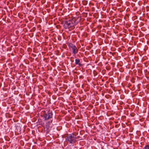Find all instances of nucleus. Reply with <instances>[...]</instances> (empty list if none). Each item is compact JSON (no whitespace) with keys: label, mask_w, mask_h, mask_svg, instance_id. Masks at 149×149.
<instances>
[{"label":"nucleus","mask_w":149,"mask_h":149,"mask_svg":"<svg viewBox=\"0 0 149 149\" xmlns=\"http://www.w3.org/2000/svg\"><path fill=\"white\" fill-rule=\"evenodd\" d=\"M75 64L76 65H78L79 67H81L82 65L80 63V60L79 59H75Z\"/></svg>","instance_id":"6"},{"label":"nucleus","mask_w":149,"mask_h":149,"mask_svg":"<svg viewBox=\"0 0 149 149\" xmlns=\"http://www.w3.org/2000/svg\"><path fill=\"white\" fill-rule=\"evenodd\" d=\"M64 27L65 29L69 28L70 29H72V27H71V24L70 20L68 21H65L64 22Z\"/></svg>","instance_id":"5"},{"label":"nucleus","mask_w":149,"mask_h":149,"mask_svg":"<svg viewBox=\"0 0 149 149\" xmlns=\"http://www.w3.org/2000/svg\"><path fill=\"white\" fill-rule=\"evenodd\" d=\"M52 120L51 121V123H52Z\"/></svg>","instance_id":"8"},{"label":"nucleus","mask_w":149,"mask_h":149,"mask_svg":"<svg viewBox=\"0 0 149 149\" xmlns=\"http://www.w3.org/2000/svg\"><path fill=\"white\" fill-rule=\"evenodd\" d=\"M143 149H149V145L146 146L143 148Z\"/></svg>","instance_id":"7"},{"label":"nucleus","mask_w":149,"mask_h":149,"mask_svg":"<svg viewBox=\"0 0 149 149\" xmlns=\"http://www.w3.org/2000/svg\"><path fill=\"white\" fill-rule=\"evenodd\" d=\"M76 139V136L73 134L68 135L65 137V139L66 142L71 144H74L75 143Z\"/></svg>","instance_id":"1"},{"label":"nucleus","mask_w":149,"mask_h":149,"mask_svg":"<svg viewBox=\"0 0 149 149\" xmlns=\"http://www.w3.org/2000/svg\"><path fill=\"white\" fill-rule=\"evenodd\" d=\"M68 46L70 49L71 48L72 49V53L74 54H76L78 52V49H77L76 46L72 43H69L68 44Z\"/></svg>","instance_id":"3"},{"label":"nucleus","mask_w":149,"mask_h":149,"mask_svg":"<svg viewBox=\"0 0 149 149\" xmlns=\"http://www.w3.org/2000/svg\"><path fill=\"white\" fill-rule=\"evenodd\" d=\"M53 114L52 111H48L47 113H45L43 116V119L45 120H47L52 118Z\"/></svg>","instance_id":"4"},{"label":"nucleus","mask_w":149,"mask_h":149,"mask_svg":"<svg viewBox=\"0 0 149 149\" xmlns=\"http://www.w3.org/2000/svg\"><path fill=\"white\" fill-rule=\"evenodd\" d=\"M71 24L72 29H74V26L76 25L80 21V19H79V17H74L71 20H70Z\"/></svg>","instance_id":"2"}]
</instances>
